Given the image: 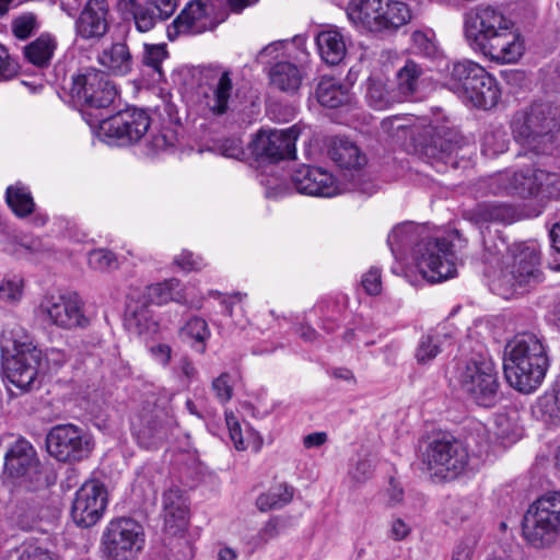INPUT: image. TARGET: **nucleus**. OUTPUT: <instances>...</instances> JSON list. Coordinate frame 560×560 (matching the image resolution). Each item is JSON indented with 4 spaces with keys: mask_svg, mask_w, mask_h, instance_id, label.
Returning a JSON list of instances; mask_svg holds the SVG:
<instances>
[{
    "mask_svg": "<svg viewBox=\"0 0 560 560\" xmlns=\"http://www.w3.org/2000/svg\"><path fill=\"white\" fill-rule=\"evenodd\" d=\"M387 244L397 260H404L411 247V266L430 282H441L456 276V256L452 244L444 237L432 236L425 225L399 224L389 233Z\"/></svg>",
    "mask_w": 560,
    "mask_h": 560,
    "instance_id": "obj_1",
    "label": "nucleus"
},
{
    "mask_svg": "<svg viewBox=\"0 0 560 560\" xmlns=\"http://www.w3.org/2000/svg\"><path fill=\"white\" fill-rule=\"evenodd\" d=\"M465 36L475 50L499 65L515 63L525 52L516 22L497 7H478L467 16Z\"/></svg>",
    "mask_w": 560,
    "mask_h": 560,
    "instance_id": "obj_2",
    "label": "nucleus"
},
{
    "mask_svg": "<svg viewBox=\"0 0 560 560\" xmlns=\"http://www.w3.org/2000/svg\"><path fill=\"white\" fill-rule=\"evenodd\" d=\"M480 188L492 195L539 201L559 200L560 168L529 165L518 170H504L482 179Z\"/></svg>",
    "mask_w": 560,
    "mask_h": 560,
    "instance_id": "obj_3",
    "label": "nucleus"
},
{
    "mask_svg": "<svg viewBox=\"0 0 560 560\" xmlns=\"http://www.w3.org/2000/svg\"><path fill=\"white\" fill-rule=\"evenodd\" d=\"M549 365L544 340L535 334H518L505 347L504 375L508 383L521 393L536 390L542 384Z\"/></svg>",
    "mask_w": 560,
    "mask_h": 560,
    "instance_id": "obj_4",
    "label": "nucleus"
},
{
    "mask_svg": "<svg viewBox=\"0 0 560 560\" xmlns=\"http://www.w3.org/2000/svg\"><path fill=\"white\" fill-rule=\"evenodd\" d=\"M3 371L8 381L23 392L35 388L44 370L43 352L30 340L24 329H4L1 335Z\"/></svg>",
    "mask_w": 560,
    "mask_h": 560,
    "instance_id": "obj_5",
    "label": "nucleus"
},
{
    "mask_svg": "<svg viewBox=\"0 0 560 560\" xmlns=\"http://www.w3.org/2000/svg\"><path fill=\"white\" fill-rule=\"evenodd\" d=\"M540 250L536 244L514 245L491 280V290L510 299L542 280Z\"/></svg>",
    "mask_w": 560,
    "mask_h": 560,
    "instance_id": "obj_6",
    "label": "nucleus"
},
{
    "mask_svg": "<svg viewBox=\"0 0 560 560\" xmlns=\"http://www.w3.org/2000/svg\"><path fill=\"white\" fill-rule=\"evenodd\" d=\"M513 137L525 150L542 153L560 130V110L549 102H536L514 114L511 121Z\"/></svg>",
    "mask_w": 560,
    "mask_h": 560,
    "instance_id": "obj_7",
    "label": "nucleus"
},
{
    "mask_svg": "<svg viewBox=\"0 0 560 560\" xmlns=\"http://www.w3.org/2000/svg\"><path fill=\"white\" fill-rule=\"evenodd\" d=\"M446 84L464 104L471 107L490 109L501 96L497 80L470 60L454 62Z\"/></svg>",
    "mask_w": 560,
    "mask_h": 560,
    "instance_id": "obj_8",
    "label": "nucleus"
},
{
    "mask_svg": "<svg viewBox=\"0 0 560 560\" xmlns=\"http://www.w3.org/2000/svg\"><path fill=\"white\" fill-rule=\"evenodd\" d=\"M347 15L361 32L393 34L412 19L409 5L400 0H351Z\"/></svg>",
    "mask_w": 560,
    "mask_h": 560,
    "instance_id": "obj_9",
    "label": "nucleus"
},
{
    "mask_svg": "<svg viewBox=\"0 0 560 560\" xmlns=\"http://www.w3.org/2000/svg\"><path fill=\"white\" fill-rule=\"evenodd\" d=\"M422 469L431 477L450 480L474 470L478 459L470 455L467 446L451 436L435 438L428 442L420 455Z\"/></svg>",
    "mask_w": 560,
    "mask_h": 560,
    "instance_id": "obj_10",
    "label": "nucleus"
},
{
    "mask_svg": "<svg viewBox=\"0 0 560 560\" xmlns=\"http://www.w3.org/2000/svg\"><path fill=\"white\" fill-rule=\"evenodd\" d=\"M524 539L535 548L550 547L560 537V491H549L527 509L522 524Z\"/></svg>",
    "mask_w": 560,
    "mask_h": 560,
    "instance_id": "obj_11",
    "label": "nucleus"
},
{
    "mask_svg": "<svg viewBox=\"0 0 560 560\" xmlns=\"http://www.w3.org/2000/svg\"><path fill=\"white\" fill-rule=\"evenodd\" d=\"M460 389L477 405L491 407L498 396V377L493 363L483 357H472L457 368Z\"/></svg>",
    "mask_w": 560,
    "mask_h": 560,
    "instance_id": "obj_12",
    "label": "nucleus"
},
{
    "mask_svg": "<svg viewBox=\"0 0 560 560\" xmlns=\"http://www.w3.org/2000/svg\"><path fill=\"white\" fill-rule=\"evenodd\" d=\"M101 544L110 560H136L144 548L145 533L133 518L117 517L104 528Z\"/></svg>",
    "mask_w": 560,
    "mask_h": 560,
    "instance_id": "obj_13",
    "label": "nucleus"
},
{
    "mask_svg": "<svg viewBox=\"0 0 560 560\" xmlns=\"http://www.w3.org/2000/svg\"><path fill=\"white\" fill-rule=\"evenodd\" d=\"M0 447L4 448V470L10 477L25 478L34 488L48 485V477L39 465L36 451L25 438L3 435Z\"/></svg>",
    "mask_w": 560,
    "mask_h": 560,
    "instance_id": "obj_14",
    "label": "nucleus"
},
{
    "mask_svg": "<svg viewBox=\"0 0 560 560\" xmlns=\"http://www.w3.org/2000/svg\"><path fill=\"white\" fill-rule=\"evenodd\" d=\"M151 119L143 109L127 108L102 119L97 137L109 145H128L141 140L149 131Z\"/></svg>",
    "mask_w": 560,
    "mask_h": 560,
    "instance_id": "obj_15",
    "label": "nucleus"
},
{
    "mask_svg": "<svg viewBox=\"0 0 560 560\" xmlns=\"http://www.w3.org/2000/svg\"><path fill=\"white\" fill-rule=\"evenodd\" d=\"M117 94L107 74L96 68L86 67L72 77L71 95L85 110L108 107Z\"/></svg>",
    "mask_w": 560,
    "mask_h": 560,
    "instance_id": "obj_16",
    "label": "nucleus"
},
{
    "mask_svg": "<svg viewBox=\"0 0 560 560\" xmlns=\"http://www.w3.org/2000/svg\"><path fill=\"white\" fill-rule=\"evenodd\" d=\"M47 451L60 462L81 460L92 452L94 443L90 434L74 424H59L50 429L46 438Z\"/></svg>",
    "mask_w": 560,
    "mask_h": 560,
    "instance_id": "obj_17",
    "label": "nucleus"
},
{
    "mask_svg": "<svg viewBox=\"0 0 560 560\" xmlns=\"http://www.w3.org/2000/svg\"><path fill=\"white\" fill-rule=\"evenodd\" d=\"M37 314L47 323L62 329L84 327L88 324L81 302L71 294L43 296L37 307Z\"/></svg>",
    "mask_w": 560,
    "mask_h": 560,
    "instance_id": "obj_18",
    "label": "nucleus"
},
{
    "mask_svg": "<svg viewBox=\"0 0 560 560\" xmlns=\"http://www.w3.org/2000/svg\"><path fill=\"white\" fill-rule=\"evenodd\" d=\"M107 492L96 480L86 481L75 492L71 516L75 524L90 527L96 524L106 509Z\"/></svg>",
    "mask_w": 560,
    "mask_h": 560,
    "instance_id": "obj_19",
    "label": "nucleus"
},
{
    "mask_svg": "<svg viewBox=\"0 0 560 560\" xmlns=\"http://www.w3.org/2000/svg\"><path fill=\"white\" fill-rule=\"evenodd\" d=\"M300 131L294 126L281 130L261 129L252 143L253 152L271 162L295 159V142Z\"/></svg>",
    "mask_w": 560,
    "mask_h": 560,
    "instance_id": "obj_20",
    "label": "nucleus"
},
{
    "mask_svg": "<svg viewBox=\"0 0 560 560\" xmlns=\"http://www.w3.org/2000/svg\"><path fill=\"white\" fill-rule=\"evenodd\" d=\"M109 31V4L107 0H88L74 21L75 36L97 43Z\"/></svg>",
    "mask_w": 560,
    "mask_h": 560,
    "instance_id": "obj_21",
    "label": "nucleus"
},
{
    "mask_svg": "<svg viewBox=\"0 0 560 560\" xmlns=\"http://www.w3.org/2000/svg\"><path fill=\"white\" fill-rule=\"evenodd\" d=\"M292 184L298 192L334 197L340 194V187L335 176L323 167L302 165L292 174Z\"/></svg>",
    "mask_w": 560,
    "mask_h": 560,
    "instance_id": "obj_22",
    "label": "nucleus"
},
{
    "mask_svg": "<svg viewBox=\"0 0 560 560\" xmlns=\"http://www.w3.org/2000/svg\"><path fill=\"white\" fill-rule=\"evenodd\" d=\"M215 26L217 23L208 15L205 3L192 0L167 27V37L173 40L179 35H197Z\"/></svg>",
    "mask_w": 560,
    "mask_h": 560,
    "instance_id": "obj_23",
    "label": "nucleus"
},
{
    "mask_svg": "<svg viewBox=\"0 0 560 560\" xmlns=\"http://www.w3.org/2000/svg\"><path fill=\"white\" fill-rule=\"evenodd\" d=\"M233 95L234 84L230 72H219L203 92L199 101L200 109L206 116H222L230 110Z\"/></svg>",
    "mask_w": 560,
    "mask_h": 560,
    "instance_id": "obj_24",
    "label": "nucleus"
},
{
    "mask_svg": "<svg viewBox=\"0 0 560 560\" xmlns=\"http://www.w3.org/2000/svg\"><path fill=\"white\" fill-rule=\"evenodd\" d=\"M175 420L162 410L153 415H141L132 421V433L139 445L144 448L155 447L167 439Z\"/></svg>",
    "mask_w": 560,
    "mask_h": 560,
    "instance_id": "obj_25",
    "label": "nucleus"
},
{
    "mask_svg": "<svg viewBox=\"0 0 560 560\" xmlns=\"http://www.w3.org/2000/svg\"><path fill=\"white\" fill-rule=\"evenodd\" d=\"M126 327L131 334L149 338L159 331V322L155 318L151 304L139 298L136 291L129 294L126 312Z\"/></svg>",
    "mask_w": 560,
    "mask_h": 560,
    "instance_id": "obj_26",
    "label": "nucleus"
},
{
    "mask_svg": "<svg viewBox=\"0 0 560 560\" xmlns=\"http://www.w3.org/2000/svg\"><path fill=\"white\" fill-rule=\"evenodd\" d=\"M97 62L107 74L114 77L130 74L135 63L128 45L122 40L103 47L97 55Z\"/></svg>",
    "mask_w": 560,
    "mask_h": 560,
    "instance_id": "obj_27",
    "label": "nucleus"
},
{
    "mask_svg": "<svg viewBox=\"0 0 560 560\" xmlns=\"http://www.w3.org/2000/svg\"><path fill=\"white\" fill-rule=\"evenodd\" d=\"M364 97L369 106L377 110L401 103L395 86L389 85L388 80L382 75H371L366 80Z\"/></svg>",
    "mask_w": 560,
    "mask_h": 560,
    "instance_id": "obj_28",
    "label": "nucleus"
},
{
    "mask_svg": "<svg viewBox=\"0 0 560 560\" xmlns=\"http://www.w3.org/2000/svg\"><path fill=\"white\" fill-rule=\"evenodd\" d=\"M464 215L475 224H485L490 222L511 223L515 218V210L512 206L506 203L485 201L466 210Z\"/></svg>",
    "mask_w": 560,
    "mask_h": 560,
    "instance_id": "obj_29",
    "label": "nucleus"
},
{
    "mask_svg": "<svg viewBox=\"0 0 560 560\" xmlns=\"http://www.w3.org/2000/svg\"><path fill=\"white\" fill-rule=\"evenodd\" d=\"M139 298L144 299L151 305H163L171 301L187 303L179 280L168 279L160 283L151 284L142 290H136Z\"/></svg>",
    "mask_w": 560,
    "mask_h": 560,
    "instance_id": "obj_30",
    "label": "nucleus"
},
{
    "mask_svg": "<svg viewBox=\"0 0 560 560\" xmlns=\"http://www.w3.org/2000/svg\"><path fill=\"white\" fill-rule=\"evenodd\" d=\"M316 97L322 106L337 108L350 103L351 91L339 80L323 77L316 88Z\"/></svg>",
    "mask_w": 560,
    "mask_h": 560,
    "instance_id": "obj_31",
    "label": "nucleus"
},
{
    "mask_svg": "<svg viewBox=\"0 0 560 560\" xmlns=\"http://www.w3.org/2000/svg\"><path fill=\"white\" fill-rule=\"evenodd\" d=\"M316 45L322 59L328 65H338L346 56V43L337 30H325L316 36Z\"/></svg>",
    "mask_w": 560,
    "mask_h": 560,
    "instance_id": "obj_32",
    "label": "nucleus"
},
{
    "mask_svg": "<svg viewBox=\"0 0 560 560\" xmlns=\"http://www.w3.org/2000/svg\"><path fill=\"white\" fill-rule=\"evenodd\" d=\"M533 416L551 425L560 424V382L553 390L539 396L532 407Z\"/></svg>",
    "mask_w": 560,
    "mask_h": 560,
    "instance_id": "obj_33",
    "label": "nucleus"
},
{
    "mask_svg": "<svg viewBox=\"0 0 560 560\" xmlns=\"http://www.w3.org/2000/svg\"><path fill=\"white\" fill-rule=\"evenodd\" d=\"M270 83L280 91L293 93L302 83V73L292 62L278 61L269 71Z\"/></svg>",
    "mask_w": 560,
    "mask_h": 560,
    "instance_id": "obj_34",
    "label": "nucleus"
},
{
    "mask_svg": "<svg viewBox=\"0 0 560 560\" xmlns=\"http://www.w3.org/2000/svg\"><path fill=\"white\" fill-rule=\"evenodd\" d=\"M0 242L3 245L4 252L16 257H25L27 255L38 256L50 250L49 245L42 238L28 235H23L19 238L16 236L7 235Z\"/></svg>",
    "mask_w": 560,
    "mask_h": 560,
    "instance_id": "obj_35",
    "label": "nucleus"
},
{
    "mask_svg": "<svg viewBox=\"0 0 560 560\" xmlns=\"http://www.w3.org/2000/svg\"><path fill=\"white\" fill-rule=\"evenodd\" d=\"M329 155L331 160L343 168H360L365 162V155L352 141L348 139H337L334 141Z\"/></svg>",
    "mask_w": 560,
    "mask_h": 560,
    "instance_id": "obj_36",
    "label": "nucleus"
},
{
    "mask_svg": "<svg viewBox=\"0 0 560 560\" xmlns=\"http://www.w3.org/2000/svg\"><path fill=\"white\" fill-rule=\"evenodd\" d=\"M422 74V68L413 60H407L404 67L397 71L395 90L400 102L407 101L416 94L420 86Z\"/></svg>",
    "mask_w": 560,
    "mask_h": 560,
    "instance_id": "obj_37",
    "label": "nucleus"
},
{
    "mask_svg": "<svg viewBox=\"0 0 560 560\" xmlns=\"http://www.w3.org/2000/svg\"><path fill=\"white\" fill-rule=\"evenodd\" d=\"M294 497V488L288 483L280 482L271 486L267 491L260 493L256 499V508L260 512L280 510L288 505Z\"/></svg>",
    "mask_w": 560,
    "mask_h": 560,
    "instance_id": "obj_38",
    "label": "nucleus"
},
{
    "mask_svg": "<svg viewBox=\"0 0 560 560\" xmlns=\"http://www.w3.org/2000/svg\"><path fill=\"white\" fill-rule=\"evenodd\" d=\"M56 48V38L49 34H43L25 46L24 55L31 63L37 67H46L50 63Z\"/></svg>",
    "mask_w": 560,
    "mask_h": 560,
    "instance_id": "obj_39",
    "label": "nucleus"
},
{
    "mask_svg": "<svg viewBox=\"0 0 560 560\" xmlns=\"http://www.w3.org/2000/svg\"><path fill=\"white\" fill-rule=\"evenodd\" d=\"M5 201L13 213L19 218L30 215L35 209L31 190L22 183L10 185L5 191Z\"/></svg>",
    "mask_w": 560,
    "mask_h": 560,
    "instance_id": "obj_40",
    "label": "nucleus"
},
{
    "mask_svg": "<svg viewBox=\"0 0 560 560\" xmlns=\"http://www.w3.org/2000/svg\"><path fill=\"white\" fill-rule=\"evenodd\" d=\"M164 520L170 526L183 527L186 524L187 505L178 489H170L163 494Z\"/></svg>",
    "mask_w": 560,
    "mask_h": 560,
    "instance_id": "obj_41",
    "label": "nucleus"
},
{
    "mask_svg": "<svg viewBox=\"0 0 560 560\" xmlns=\"http://www.w3.org/2000/svg\"><path fill=\"white\" fill-rule=\"evenodd\" d=\"M184 340L191 342V347L199 353H205L206 345L211 337L207 322L200 317H191L180 329Z\"/></svg>",
    "mask_w": 560,
    "mask_h": 560,
    "instance_id": "obj_42",
    "label": "nucleus"
},
{
    "mask_svg": "<svg viewBox=\"0 0 560 560\" xmlns=\"http://www.w3.org/2000/svg\"><path fill=\"white\" fill-rule=\"evenodd\" d=\"M412 126L410 116L386 117L381 122V137L389 142H401L411 133Z\"/></svg>",
    "mask_w": 560,
    "mask_h": 560,
    "instance_id": "obj_43",
    "label": "nucleus"
},
{
    "mask_svg": "<svg viewBox=\"0 0 560 560\" xmlns=\"http://www.w3.org/2000/svg\"><path fill=\"white\" fill-rule=\"evenodd\" d=\"M457 148L458 142L454 140L453 136L445 140L438 138L425 145L424 153L430 159L448 163Z\"/></svg>",
    "mask_w": 560,
    "mask_h": 560,
    "instance_id": "obj_44",
    "label": "nucleus"
},
{
    "mask_svg": "<svg viewBox=\"0 0 560 560\" xmlns=\"http://www.w3.org/2000/svg\"><path fill=\"white\" fill-rule=\"evenodd\" d=\"M443 347L444 342L442 341L440 335L423 336L420 339L416 351V359L418 363L425 364L430 362L443 350Z\"/></svg>",
    "mask_w": 560,
    "mask_h": 560,
    "instance_id": "obj_45",
    "label": "nucleus"
},
{
    "mask_svg": "<svg viewBox=\"0 0 560 560\" xmlns=\"http://www.w3.org/2000/svg\"><path fill=\"white\" fill-rule=\"evenodd\" d=\"M225 421L231 441L233 442L235 448L237 451L246 450L249 445V439L254 436L255 433L249 428H246V430L243 431L240 421L232 412L225 413Z\"/></svg>",
    "mask_w": 560,
    "mask_h": 560,
    "instance_id": "obj_46",
    "label": "nucleus"
},
{
    "mask_svg": "<svg viewBox=\"0 0 560 560\" xmlns=\"http://www.w3.org/2000/svg\"><path fill=\"white\" fill-rule=\"evenodd\" d=\"M412 48L416 52L429 58L439 56V47L435 42V35L432 31H415L411 36Z\"/></svg>",
    "mask_w": 560,
    "mask_h": 560,
    "instance_id": "obj_47",
    "label": "nucleus"
},
{
    "mask_svg": "<svg viewBox=\"0 0 560 560\" xmlns=\"http://www.w3.org/2000/svg\"><path fill=\"white\" fill-rule=\"evenodd\" d=\"M88 264L96 271H108L118 267L115 254L105 248L91 250L88 255Z\"/></svg>",
    "mask_w": 560,
    "mask_h": 560,
    "instance_id": "obj_48",
    "label": "nucleus"
},
{
    "mask_svg": "<svg viewBox=\"0 0 560 560\" xmlns=\"http://www.w3.org/2000/svg\"><path fill=\"white\" fill-rule=\"evenodd\" d=\"M23 279L19 276H10L0 283V301L4 303H15L20 301L23 294Z\"/></svg>",
    "mask_w": 560,
    "mask_h": 560,
    "instance_id": "obj_49",
    "label": "nucleus"
},
{
    "mask_svg": "<svg viewBox=\"0 0 560 560\" xmlns=\"http://www.w3.org/2000/svg\"><path fill=\"white\" fill-rule=\"evenodd\" d=\"M472 506L469 502L462 500H451L444 506V514L446 521L452 524H457L469 517Z\"/></svg>",
    "mask_w": 560,
    "mask_h": 560,
    "instance_id": "obj_50",
    "label": "nucleus"
},
{
    "mask_svg": "<svg viewBox=\"0 0 560 560\" xmlns=\"http://www.w3.org/2000/svg\"><path fill=\"white\" fill-rule=\"evenodd\" d=\"M166 56L164 45H145L142 61L145 66L152 68L159 77H162V62Z\"/></svg>",
    "mask_w": 560,
    "mask_h": 560,
    "instance_id": "obj_51",
    "label": "nucleus"
},
{
    "mask_svg": "<svg viewBox=\"0 0 560 560\" xmlns=\"http://www.w3.org/2000/svg\"><path fill=\"white\" fill-rule=\"evenodd\" d=\"M174 142L175 135L171 130L158 131L155 133L151 132L147 140L150 153L166 151L168 148L174 145Z\"/></svg>",
    "mask_w": 560,
    "mask_h": 560,
    "instance_id": "obj_52",
    "label": "nucleus"
},
{
    "mask_svg": "<svg viewBox=\"0 0 560 560\" xmlns=\"http://www.w3.org/2000/svg\"><path fill=\"white\" fill-rule=\"evenodd\" d=\"M138 31L144 33L151 31L156 21H160L155 12L150 8L141 7L130 14Z\"/></svg>",
    "mask_w": 560,
    "mask_h": 560,
    "instance_id": "obj_53",
    "label": "nucleus"
},
{
    "mask_svg": "<svg viewBox=\"0 0 560 560\" xmlns=\"http://www.w3.org/2000/svg\"><path fill=\"white\" fill-rule=\"evenodd\" d=\"M16 553V560H57L49 550L33 544L22 545Z\"/></svg>",
    "mask_w": 560,
    "mask_h": 560,
    "instance_id": "obj_54",
    "label": "nucleus"
},
{
    "mask_svg": "<svg viewBox=\"0 0 560 560\" xmlns=\"http://www.w3.org/2000/svg\"><path fill=\"white\" fill-rule=\"evenodd\" d=\"M211 387L220 402L225 404L231 400L233 396V387L231 384V375L229 373L224 372L214 378Z\"/></svg>",
    "mask_w": 560,
    "mask_h": 560,
    "instance_id": "obj_55",
    "label": "nucleus"
},
{
    "mask_svg": "<svg viewBox=\"0 0 560 560\" xmlns=\"http://www.w3.org/2000/svg\"><path fill=\"white\" fill-rule=\"evenodd\" d=\"M289 45L290 43L287 40H276L259 51L257 60L261 63H269L273 59L284 57Z\"/></svg>",
    "mask_w": 560,
    "mask_h": 560,
    "instance_id": "obj_56",
    "label": "nucleus"
},
{
    "mask_svg": "<svg viewBox=\"0 0 560 560\" xmlns=\"http://www.w3.org/2000/svg\"><path fill=\"white\" fill-rule=\"evenodd\" d=\"M35 24L36 20L34 14H23L13 21V34L20 39H25L33 33Z\"/></svg>",
    "mask_w": 560,
    "mask_h": 560,
    "instance_id": "obj_57",
    "label": "nucleus"
},
{
    "mask_svg": "<svg viewBox=\"0 0 560 560\" xmlns=\"http://www.w3.org/2000/svg\"><path fill=\"white\" fill-rule=\"evenodd\" d=\"M373 465L368 458L359 459L357 464L349 470L350 479L357 483H364L372 477Z\"/></svg>",
    "mask_w": 560,
    "mask_h": 560,
    "instance_id": "obj_58",
    "label": "nucleus"
},
{
    "mask_svg": "<svg viewBox=\"0 0 560 560\" xmlns=\"http://www.w3.org/2000/svg\"><path fill=\"white\" fill-rule=\"evenodd\" d=\"M495 423L499 428L498 435L511 441H515L521 438V428L515 423H510V418L508 416H498L495 419Z\"/></svg>",
    "mask_w": 560,
    "mask_h": 560,
    "instance_id": "obj_59",
    "label": "nucleus"
},
{
    "mask_svg": "<svg viewBox=\"0 0 560 560\" xmlns=\"http://www.w3.org/2000/svg\"><path fill=\"white\" fill-rule=\"evenodd\" d=\"M160 21L170 19L178 7L177 0H147Z\"/></svg>",
    "mask_w": 560,
    "mask_h": 560,
    "instance_id": "obj_60",
    "label": "nucleus"
},
{
    "mask_svg": "<svg viewBox=\"0 0 560 560\" xmlns=\"http://www.w3.org/2000/svg\"><path fill=\"white\" fill-rule=\"evenodd\" d=\"M475 547L476 540L474 538L462 539L454 546L450 560H472Z\"/></svg>",
    "mask_w": 560,
    "mask_h": 560,
    "instance_id": "obj_61",
    "label": "nucleus"
},
{
    "mask_svg": "<svg viewBox=\"0 0 560 560\" xmlns=\"http://www.w3.org/2000/svg\"><path fill=\"white\" fill-rule=\"evenodd\" d=\"M174 262L185 271L200 270L203 266V259L194 255L191 252L183 250L175 257Z\"/></svg>",
    "mask_w": 560,
    "mask_h": 560,
    "instance_id": "obj_62",
    "label": "nucleus"
},
{
    "mask_svg": "<svg viewBox=\"0 0 560 560\" xmlns=\"http://www.w3.org/2000/svg\"><path fill=\"white\" fill-rule=\"evenodd\" d=\"M361 283L366 293L378 294L382 289L381 271L377 268H371L363 275Z\"/></svg>",
    "mask_w": 560,
    "mask_h": 560,
    "instance_id": "obj_63",
    "label": "nucleus"
},
{
    "mask_svg": "<svg viewBox=\"0 0 560 560\" xmlns=\"http://www.w3.org/2000/svg\"><path fill=\"white\" fill-rule=\"evenodd\" d=\"M16 71V63L10 57L7 48L0 44V80L11 79Z\"/></svg>",
    "mask_w": 560,
    "mask_h": 560,
    "instance_id": "obj_64",
    "label": "nucleus"
}]
</instances>
